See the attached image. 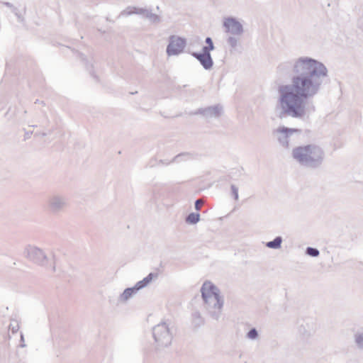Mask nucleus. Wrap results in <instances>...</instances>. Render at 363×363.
<instances>
[{
	"mask_svg": "<svg viewBox=\"0 0 363 363\" xmlns=\"http://www.w3.org/2000/svg\"><path fill=\"white\" fill-rule=\"evenodd\" d=\"M52 272H55V267L53 265L52 266Z\"/></svg>",
	"mask_w": 363,
	"mask_h": 363,
	"instance_id": "obj_33",
	"label": "nucleus"
},
{
	"mask_svg": "<svg viewBox=\"0 0 363 363\" xmlns=\"http://www.w3.org/2000/svg\"><path fill=\"white\" fill-rule=\"evenodd\" d=\"M306 254L311 257H316L319 255L320 252L317 248L308 247L306 250Z\"/></svg>",
	"mask_w": 363,
	"mask_h": 363,
	"instance_id": "obj_21",
	"label": "nucleus"
},
{
	"mask_svg": "<svg viewBox=\"0 0 363 363\" xmlns=\"http://www.w3.org/2000/svg\"><path fill=\"white\" fill-rule=\"evenodd\" d=\"M258 337V332L256 328L250 329L247 333V337L250 340H255Z\"/></svg>",
	"mask_w": 363,
	"mask_h": 363,
	"instance_id": "obj_22",
	"label": "nucleus"
},
{
	"mask_svg": "<svg viewBox=\"0 0 363 363\" xmlns=\"http://www.w3.org/2000/svg\"><path fill=\"white\" fill-rule=\"evenodd\" d=\"M223 26L225 28V33H230L233 35L241 36L244 33L242 25L233 17L225 18Z\"/></svg>",
	"mask_w": 363,
	"mask_h": 363,
	"instance_id": "obj_11",
	"label": "nucleus"
},
{
	"mask_svg": "<svg viewBox=\"0 0 363 363\" xmlns=\"http://www.w3.org/2000/svg\"><path fill=\"white\" fill-rule=\"evenodd\" d=\"M293 157L302 166L317 169L323 162L325 153L323 150L315 145L299 146L293 150Z\"/></svg>",
	"mask_w": 363,
	"mask_h": 363,
	"instance_id": "obj_2",
	"label": "nucleus"
},
{
	"mask_svg": "<svg viewBox=\"0 0 363 363\" xmlns=\"http://www.w3.org/2000/svg\"><path fill=\"white\" fill-rule=\"evenodd\" d=\"M236 36L237 35L229 36L227 38V43L232 49H235L238 45L239 38Z\"/></svg>",
	"mask_w": 363,
	"mask_h": 363,
	"instance_id": "obj_20",
	"label": "nucleus"
},
{
	"mask_svg": "<svg viewBox=\"0 0 363 363\" xmlns=\"http://www.w3.org/2000/svg\"><path fill=\"white\" fill-rule=\"evenodd\" d=\"M26 257L34 263L46 266L49 262L48 258L43 250L35 246H28L25 250Z\"/></svg>",
	"mask_w": 363,
	"mask_h": 363,
	"instance_id": "obj_6",
	"label": "nucleus"
},
{
	"mask_svg": "<svg viewBox=\"0 0 363 363\" xmlns=\"http://www.w3.org/2000/svg\"><path fill=\"white\" fill-rule=\"evenodd\" d=\"M223 113V108L220 104H216L205 108H199L194 113L200 114L204 118H218Z\"/></svg>",
	"mask_w": 363,
	"mask_h": 363,
	"instance_id": "obj_12",
	"label": "nucleus"
},
{
	"mask_svg": "<svg viewBox=\"0 0 363 363\" xmlns=\"http://www.w3.org/2000/svg\"><path fill=\"white\" fill-rule=\"evenodd\" d=\"M9 330H11L13 333H16L19 329L18 323H17V321L13 320L9 325Z\"/></svg>",
	"mask_w": 363,
	"mask_h": 363,
	"instance_id": "obj_24",
	"label": "nucleus"
},
{
	"mask_svg": "<svg viewBox=\"0 0 363 363\" xmlns=\"http://www.w3.org/2000/svg\"><path fill=\"white\" fill-rule=\"evenodd\" d=\"M159 162H160V164H169L172 163V160L169 162H165L163 160H160Z\"/></svg>",
	"mask_w": 363,
	"mask_h": 363,
	"instance_id": "obj_32",
	"label": "nucleus"
},
{
	"mask_svg": "<svg viewBox=\"0 0 363 363\" xmlns=\"http://www.w3.org/2000/svg\"><path fill=\"white\" fill-rule=\"evenodd\" d=\"M205 43L207 44V46L210 47V49H211L212 50H213L215 49V47H214V45H213L211 38L207 37L205 40Z\"/></svg>",
	"mask_w": 363,
	"mask_h": 363,
	"instance_id": "obj_25",
	"label": "nucleus"
},
{
	"mask_svg": "<svg viewBox=\"0 0 363 363\" xmlns=\"http://www.w3.org/2000/svg\"><path fill=\"white\" fill-rule=\"evenodd\" d=\"M13 13L16 15V16L18 18V19L21 21H23V16L18 13V11L17 8H13Z\"/></svg>",
	"mask_w": 363,
	"mask_h": 363,
	"instance_id": "obj_26",
	"label": "nucleus"
},
{
	"mask_svg": "<svg viewBox=\"0 0 363 363\" xmlns=\"http://www.w3.org/2000/svg\"><path fill=\"white\" fill-rule=\"evenodd\" d=\"M152 335L157 350L169 347L173 338L169 327L165 322L160 323L152 328Z\"/></svg>",
	"mask_w": 363,
	"mask_h": 363,
	"instance_id": "obj_4",
	"label": "nucleus"
},
{
	"mask_svg": "<svg viewBox=\"0 0 363 363\" xmlns=\"http://www.w3.org/2000/svg\"><path fill=\"white\" fill-rule=\"evenodd\" d=\"M282 238L281 236L276 237L273 240L267 242L266 246L271 249H279L281 246Z\"/></svg>",
	"mask_w": 363,
	"mask_h": 363,
	"instance_id": "obj_16",
	"label": "nucleus"
},
{
	"mask_svg": "<svg viewBox=\"0 0 363 363\" xmlns=\"http://www.w3.org/2000/svg\"><path fill=\"white\" fill-rule=\"evenodd\" d=\"M37 103H40V101L38 99H37L35 101V104H37Z\"/></svg>",
	"mask_w": 363,
	"mask_h": 363,
	"instance_id": "obj_35",
	"label": "nucleus"
},
{
	"mask_svg": "<svg viewBox=\"0 0 363 363\" xmlns=\"http://www.w3.org/2000/svg\"><path fill=\"white\" fill-rule=\"evenodd\" d=\"M201 293L208 314L212 318L218 320L224 303L220 289L211 282L205 281L201 288Z\"/></svg>",
	"mask_w": 363,
	"mask_h": 363,
	"instance_id": "obj_3",
	"label": "nucleus"
},
{
	"mask_svg": "<svg viewBox=\"0 0 363 363\" xmlns=\"http://www.w3.org/2000/svg\"><path fill=\"white\" fill-rule=\"evenodd\" d=\"M203 203V201L200 199H197L196 201H195V203H194V206H195V209L196 211H199L200 208H201V204Z\"/></svg>",
	"mask_w": 363,
	"mask_h": 363,
	"instance_id": "obj_27",
	"label": "nucleus"
},
{
	"mask_svg": "<svg viewBox=\"0 0 363 363\" xmlns=\"http://www.w3.org/2000/svg\"><path fill=\"white\" fill-rule=\"evenodd\" d=\"M33 134V131H26L24 135V140H28L30 138L31 135Z\"/></svg>",
	"mask_w": 363,
	"mask_h": 363,
	"instance_id": "obj_28",
	"label": "nucleus"
},
{
	"mask_svg": "<svg viewBox=\"0 0 363 363\" xmlns=\"http://www.w3.org/2000/svg\"><path fill=\"white\" fill-rule=\"evenodd\" d=\"M230 189L232 196H233L235 201H238L239 199L238 188L235 184H231Z\"/></svg>",
	"mask_w": 363,
	"mask_h": 363,
	"instance_id": "obj_23",
	"label": "nucleus"
},
{
	"mask_svg": "<svg viewBox=\"0 0 363 363\" xmlns=\"http://www.w3.org/2000/svg\"><path fill=\"white\" fill-rule=\"evenodd\" d=\"M211 51L212 50L210 49V47L206 45L202 48V52H193L191 55L200 62L203 69L209 70L213 66Z\"/></svg>",
	"mask_w": 363,
	"mask_h": 363,
	"instance_id": "obj_8",
	"label": "nucleus"
},
{
	"mask_svg": "<svg viewBox=\"0 0 363 363\" xmlns=\"http://www.w3.org/2000/svg\"><path fill=\"white\" fill-rule=\"evenodd\" d=\"M280 74L291 72V82L278 88L277 108L279 118H303L315 111L306 101L321 90L328 77V70L321 62L309 57H300L281 62L277 67Z\"/></svg>",
	"mask_w": 363,
	"mask_h": 363,
	"instance_id": "obj_1",
	"label": "nucleus"
},
{
	"mask_svg": "<svg viewBox=\"0 0 363 363\" xmlns=\"http://www.w3.org/2000/svg\"><path fill=\"white\" fill-rule=\"evenodd\" d=\"M45 135H47V133H44V132L43 133H35V136H43V137H44Z\"/></svg>",
	"mask_w": 363,
	"mask_h": 363,
	"instance_id": "obj_31",
	"label": "nucleus"
},
{
	"mask_svg": "<svg viewBox=\"0 0 363 363\" xmlns=\"http://www.w3.org/2000/svg\"><path fill=\"white\" fill-rule=\"evenodd\" d=\"M200 220V214L198 213H191L186 217V222L189 224H196Z\"/></svg>",
	"mask_w": 363,
	"mask_h": 363,
	"instance_id": "obj_18",
	"label": "nucleus"
},
{
	"mask_svg": "<svg viewBox=\"0 0 363 363\" xmlns=\"http://www.w3.org/2000/svg\"><path fill=\"white\" fill-rule=\"evenodd\" d=\"M69 207L68 198L62 194H50L46 201V208L49 213L58 216L64 213Z\"/></svg>",
	"mask_w": 363,
	"mask_h": 363,
	"instance_id": "obj_5",
	"label": "nucleus"
},
{
	"mask_svg": "<svg viewBox=\"0 0 363 363\" xmlns=\"http://www.w3.org/2000/svg\"><path fill=\"white\" fill-rule=\"evenodd\" d=\"M296 132L301 133V130L283 126L274 130L273 133L281 146L289 147V138Z\"/></svg>",
	"mask_w": 363,
	"mask_h": 363,
	"instance_id": "obj_10",
	"label": "nucleus"
},
{
	"mask_svg": "<svg viewBox=\"0 0 363 363\" xmlns=\"http://www.w3.org/2000/svg\"><path fill=\"white\" fill-rule=\"evenodd\" d=\"M138 291L139 289L137 288L136 285H135L133 287L127 288L120 295L119 299L122 301H126Z\"/></svg>",
	"mask_w": 363,
	"mask_h": 363,
	"instance_id": "obj_14",
	"label": "nucleus"
},
{
	"mask_svg": "<svg viewBox=\"0 0 363 363\" xmlns=\"http://www.w3.org/2000/svg\"><path fill=\"white\" fill-rule=\"evenodd\" d=\"M192 323L196 327H199L203 324V319L199 311L192 313Z\"/></svg>",
	"mask_w": 363,
	"mask_h": 363,
	"instance_id": "obj_17",
	"label": "nucleus"
},
{
	"mask_svg": "<svg viewBox=\"0 0 363 363\" xmlns=\"http://www.w3.org/2000/svg\"><path fill=\"white\" fill-rule=\"evenodd\" d=\"M21 347H26V345L23 343V342H24V337H23V335L22 334L21 335Z\"/></svg>",
	"mask_w": 363,
	"mask_h": 363,
	"instance_id": "obj_30",
	"label": "nucleus"
},
{
	"mask_svg": "<svg viewBox=\"0 0 363 363\" xmlns=\"http://www.w3.org/2000/svg\"><path fill=\"white\" fill-rule=\"evenodd\" d=\"M354 342L359 350H363V333H357L354 335Z\"/></svg>",
	"mask_w": 363,
	"mask_h": 363,
	"instance_id": "obj_19",
	"label": "nucleus"
},
{
	"mask_svg": "<svg viewBox=\"0 0 363 363\" xmlns=\"http://www.w3.org/2000/svg\"><path fill=\"white\" fill-rule=\"evenodd\" d=\"M127 15L138 14L147 18L152 23L160 22V17L152 12V10L144 8L129 6L124 11Z\"/></svg>",
	"mask_w": 363,
	"mask_h": 363,
	"instance_id": "obj_9",
	"label": "nucleus"
},
{
	"mask_svg": "<svg viewBox=\"0 0 363 363\" xmlns=\"http://www.w3.org/2000/svg\"><path fill=\"white\" fill-rule=\"evenodd\" d=\"M3 4L5 5L6 6L11 9L12 11H13V8H16L15 6H13V5L9 2H3Z\"/></svg>",
	"mask_w": 363,
	"mask_h": 363,
	"instance_id": "obj_29",
	"label": "nucleus"
},
{
	"mask_svg": "<svg viewBox=\"0 0 363 363\" xmlns=\"http://www.w3.org/2000/svg\"><path fill=\"white\" fill-rule=\"evenodd\" d=\"M158 277V273H150L146 277H145L143 280L136 283L137 288L140 290L147 286L153 279H157Z\"/></svg>",
	"mask_w": 363,
	"mask_h": 363,
	"instance_id": "obj_13",
	"label": "nucleus"
},
{
	"mask_svg": "<svg viewBox=\"0 0 363 363\" xmlns=\"http://www.w3.org/2000/svg\"><path fill=\"white\" fill-rule=\"evenodd\" d=\"M195 154L189 152H184L182 153H179L172 160V162H181V161H186L195 158Z\"/></svg>",
	"mask_w": 363,
	"mask_h": 363,
	"instance_id": "obj_15",
	"label": "nucleus"
},
{
	"mask_svg": "<svg viewBox=\"0 0 363 363\" xmlns=\"http://www.w3.org/2000/svg\"><path fill=\"white\" fill-rule=\"evenodd\" d=\"M186 45L185 38L177 36L170 35L169 38V44L167 47V54L168 56L178 55L184 51Z\"/></svg>",
	"mask_w": 363,
	"mask_h": 363,
	"instance_id": "obj_7",
	"label": "nucleus"
},
{
	"mask_svg": "<svg viewBox=\"0 0 363 363\" xmlns=\"http://www.w3.org/2000/svg\"><path fill=\"white\" fill-rule=\"evenodd\" d=\"M91 75L93 76V77H94L95 79H97V77L95 75L94 73H91Z\"/></svg>",
	"mask_w": 363,
	"mask_h": 363,
	"instance_id": "obj_34",
	"label": "nucleus"
}]
</instances>
